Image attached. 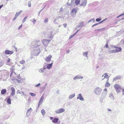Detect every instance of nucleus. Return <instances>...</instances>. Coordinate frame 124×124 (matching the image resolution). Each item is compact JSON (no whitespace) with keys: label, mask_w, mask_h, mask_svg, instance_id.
I'll use <instances>...</instances> for the list:
<instances>
[{"label":"nucleus","mask_w":124,"mask_h":124,"mask_svg":"<svg viewBox=\"0 0 124 124\" xmlns=\"http://www.w3.org/2000/svg\"><path fill=\"white\" fill-rule=\"evenodd\" d=\"M102 89L99 87L95 88L94 90V92L96 95H99L101 93Z\"/></svg>","instance_id":"obj_1"},{"label":"nucleus","mask_w":124,"mask_h":124,"mask_svg":"<svg viewBox=\"0 0 124 124\" xmlns=\"http://www.w3.org/2000/svg\"><path fill=\"white\" fill-rule=\"evenodd\" d=\"M40 52V49L39 48H37V49L33 50L31 53V54L34 56H37L39 55Z\"/></svg>","instance_id":"obj_2"},{"label":"nucleus","mask_w":124,"mask_h":124,"mask_svg":"<svg viewBox=\"0 0 124 124\" xmlns=\"http://www.w3.org/2000/svg\"><path fill=\"white\" fill-rule=\"evenodd\" d=\"M114 86L117 93L120 92L121 87L120 85L117 84H115Z\"/></svg>","instance_id":"obj_3"},{"label":"nucleus","mask_w":124,"mask_h":124,"mask_svg":"<svg viewBox=\"0 0 124 124\" xmlns=\"http://www.w3.org/2000/svg\"><path fill=\"white\" fill-rule=\"evenodd\" d=\"M77 11L76 8H74L73 9L71 13V16L73 17H75Z\"/></svg>","instance_id":"obj_4"},{"label":"nucleus","mask_w":124,"mask_h":124,"mask_svg":"<svg viewBox=\"0 0 124 124\" xmlns=\"http://www.w3.org/2000/svg\"><path fill=\"white\" fill-rule=\"evenodd\" d=\"M51 40H50L47 39H44L42 41V43L45 46H46L47 44L49 43V42Z\"/></svg>","instance_id":"obj_5"},{"label":"nucleus","mask_w":124,"mask_h":124,"mask_svg":"<svg viewBox=\"0 0 124 124\" xmlns=\"http://www.w3.org/2000/svg\"><path fill=\"white\" fill-rule=\"evenodd\" d=\"M34 43H35L36 44H35L33 47L34 48H36L38 47V46L40 45V41L39 40H35L34 41Z\"/></svg>","instance_id":"obj_6"},{"label":"nucleus","mask_w":124,"mask_h":124,"mask_svg":"<svg viewBox=\"0 0 124 124\" xmlns=\"http://www.w3.org/2000/svg\"><path fill=\"white\" fill-rule=\"evenodd\" d=\"M74 0H68L67 4L69 6H72L74 4Z\"/></svg>","instance_id":"obj_7"},{"label":"nucleus","mask_w":124,"mask_h":124,"mask_svg":"<svg viewBox=\"0 0 124 124\" xmlns=\"http://www.w3.org/2000/svg\"><path fill=\"white\" fill-rule=\"evenodd\" d=\"M53 31V30L51 31L50 32H49L47 36L48 39H50L53 38V35L52 34Z\"/></svg>","instance_id":"obj_8"},{"label":"nucleus","mask_w":124,"mask_h":124,"mask_svg":"<svg viewBox=\"0 0 124 124\" xmlns=\"http://www.w3.org/2000/svg\"><path fill=\"white\" fill-rule=\"evenodd\" d=\"M14 52L13 51H10L8 50L5 51V53L6 54H13Z\"/></svg>","instance_id":"obj_9"},{"label":"nucleus","mask_w":124,"mask_h":124,"mask_svg":"<svg viewBox=\"0 0 124 124\" xmlns=\"http://www.w3.org/2000/svg\"><path fill=\"white\" fill-rule=\"evenodd\" d=\"M77 99H79L80 100L82 101H83L84 100V98L82 97V94L81 93H79L78 95V97L77 98Z\"/></svg>","instance_id":"obj_10"},{"label":"nucleus","mask_w":124,"mask_h":124,"mask_svg":"<svg viewBox=\"0 0 124 124\" xmlns=\"http://www.w3.org/2000/svg\"><path fill=\"white\" fill-rule=\"evenodd\" d=\"M44 95H42L39 101V102L38 104V107L42 103L43 99H44Z\"/></svg>","instance_id":"obj_11"},{"label":"nucleus","mask_w":124,"mask_h":124,"mask_svg":"<svg viewBox=\"0 0 124 124\" xmlns=\"http://www.w3.org/2000/svg\"><path fill=\"white\" fill-rule=\"evenodd\" d=\"M83 78V77L82 76L78 75L76 76L73 78V79L74 80H76V79H82Z\"/></svg>","instance_id":"obj_12"},{"label":"nucleus","mask_w":124,"mask_h":124,"mask_svg":"<svg viewBox=\"0 0 124 124\" xmlns=\"http://www.w3.org/2000/svg\"><path fill=\"white\" fill-rule=\"evenodd\" d=\"M87 2V1L86 0H83L80 5L81 6H85Z\"/></svg>","instance_id":"obj_13"},{"label":"nucleus","mask_w":124,"mask_h":124,"mask_svg":"<svg viewBox=\"0 0 124 124\" xmlns=\"http://www.w3.org/2000/svg\"><path fill=\"white\" fill-rule=\"evenodd\" d=\"M52 57L51 55H49L45 59V60L47 62H49Z\"/></svg>","instance_id":"obj_14"},{"label":"nucleus","mask_w":124,"mask_h":124,"mask_svg":"<svg viewBox=\"0 0 124 124\" xmlns=\"http://www.w3.org/2000/svg\"><path fill=\"white\" fill-rule=\"evenodd\" d=\"M64 111V109H59L57 110L55 112L57 114L61 113Z\"/></svg>","instance_id":"obj_15"},{"label":"nucleus","mask_w":124,"mask_h":124,"mask_svg":"<svg viewBox=\"0 0 124 124\" xmlns=\"http://www.w3.org/2000/svg\"><path fill=\"white\" fill-rule=\"evenodd\" d=\"M12 91V93H11V95L12 96H13L15 94V89L13 87H12L11 88Z\"/></svg>","instance_id":"obj_16"},{"label":"nucleus","mask_w":124,"mask_h":124,"mask_svg":"<svg viewBox=\"0 0 124 124\" xmlns=\"http://www.w3.org/2000/svg\"><path fill=\"white\" fill-rule=\"evenodd\" d=\"M53 64V62H52L50 64H46L47 68L48 69L51 68L52 67Z\"/></svg>","instance_id":"obj_17"},{"label":"nucleus","mask_w":124,"mask_h":124,"mask_svg":"<svg viewBox=\"0 0 124 124\" xmlns=\"http://www.w3.org/2000/svg\"><path fill=\"white\" fill-rule=\"evenodd\" d=\"M79 24V25L77 27V28H78L79 27L82 28L84 26V23L83 22H80Z\"/></svg>","instance_id":"obj_18"},{"label":"nucleus","mask_w":124,"mask_h":124,"mask_svg":"<svg viewBox=\"0 0 124 124\" xmlns=\"http://www.w3.org/2000/svg\"><path fill=\"white\" fill-rule=\"evenodd\" d=\"M121 77L120 76H117L116 77L113 78V81H114L116 80L117 79H121Z\"/></svg>","instance_id":"obj_19"},{"label":"nucleus","mask_w":124,"mask_h":124,"mask_svg":"<svg viewBox=\"0 0 124 124\" xmlns=\"http://www.w3.org/2000/svg\"><path fill=\"white\" fill-rule=\"evenodd\" d=\"M108 79L105 84V87H108L110 85V84L108 83Z\"/></svg>","instance_id":"obj_20"},{"label":"nucleus","mask_w":124,"mask_h":124,"mask_svg":"<svg viewBox=\"0 0 124 124\" xmlns=\"http://www.w3.org/2000/svg\"><path fill=\"white\" fill-rule=\"evenodd\" d=\"M59 119L57 118H55L52 121V122L54 123H57L59 120Z\"/></svg>","instance_id":"obj_21"},{"label":"nucleus","mask_w":124,"mask_h":124,"mask_svg":"<svg viewBox=\"0 0 124 124\" xmlns=\"http://www.w3.org/2000/svg\"><path fill=\"white\" fill-rule=\"evenodd\" d=\"M6 89H2L1 91V94L2 95L5 94L6 92Z\"/></svg>","instance_id":"obj_22"},{"label":"nucleus","mask_w":124,"mask_h":124,"mask_svg":"<svg viewBox=\"0 0 124 124\" xmlns=\"http://www.w3.org/2000/svg\"><path fill=\"white\" fill-rule=\"evenodd\" d=\"M7 102L8 104H11V100L10 97L8 98L7 99Z\"/></svg>","instance_id":"obj_23"},{"label":"nucleus","mask_w":124,"mask_h":124,"mask_svg":"<svg viewBox=\"0 0 124 124\" xmlns=\"http://www.w3.org/2000/svg\"><path fill=\"white\" fill-rule=\"evenodd\" d=\"M46 68V67H44L43 69L41 68L39 69V71L40 73H43L44 72L43 70H44Z\"/></svg>","instance_id":"obj_24"},{"label":"nucleus","mask_w":124,"mask_h":124,"mask_svg":"<svg viewBox=\"0 0 124 124\" xmlns=\"http://www.w3.org/2000/svg\"><path fill=\"white\" fill-rule=\"evenodd\" d=\"M80 2V0H75V1L74 0V2L77 5H78L79 4Z\"/></svg>","instance_id":"obj_25"},{"label":"nucleus","mask_w":124,"mask_h":124,"mask_svg":"<svg viewBox=\"0 0 124 124\" xmlns=\"http://www.w3.org/2000/svg\"><path fill=\"white\" fill-rule=\"evenodd\" d=\"M75 94L74 93L73 94H71L69 95V99H71L75 97Z\"/></svg>","instance_id":"obj_26"},{"label":"nucleus","mask_w":124,"mask_h":124,"mask_svg":"<svg viewBox=\"0 0 124 124\" xmlns=\"http://www.w3.org/2000/svg\"><path fill=\"white\" fill-rule=\"evenodd\" d=\"M88 52H84L83 53V55L85 57H87Z\"/></svg>","instance_id":"obj_27"},{"label":"nucleus","mask_w":124,"mask_h":124,"mask_svg":"<svg viewBox=\"0 0 124 124\" xmlns=\"http://www.w3.org/2000/svg\"><path fill=\"white\" fill-rule=\"evenodd\" d=\"M109 52H110V53H116L118 52V51H117V50H116V49L114 50L111 51Z\"/></svg>","instance_id":"obj_28"},{"label":"nucleus","mask_w":124,"mask_h":124,"mask_svg":"<svg viewBox=\"0 0 124 124\" xmlns=\"http://www.w3.org/2000/svg\"><path fill=\"white\" fill-rule=\"evenodd\" d=\"M4 60H3V61H1L0 62V67L2 66L4 64Z\"/></svg>","instance_id":"obj_29"},{"label":"nucleus","mask_w":124,"mask_h":124,"mask_svg":"<svg viewBox=\"0 0 124 124\" xmlns=\"http://www.w3.org/2000/svg\"><path fill=\"white\" fill-rule=\"evenodd\" d=\"M104 78H107L108 77V75L107 73H105L104 74Z\"/></svg>","instance_id":"obj_30"},{"label":"nucleus","mask_w":124,"mask_h":124,"mask_svg":"<svg viewBox=\"0 0 124 124\" xmlns=\"http://www.w3.org/2000/svg\"><path fill=\"white\" fill-rule=\"evenodd\" d=\"M18 16V15H17L16 14L15 15V16L12 19L13 21H14L16 20L17 16Z\"/></svg>","instance_id":"obj_31"},{"label":"nucleus","mask_w":124,"mask_h":124,"mask_svg":"<svg viewBox=\"0 0 124 124\" xmlns=\"http://www.w3.org/2000/svg\"><path fill=\"white\" fill-rule=\"evenodd\" d=\"M19 63L22 64H24L25 62V61L24 60H22L19 61Z\"/></svg>","instance_id":"obj_32"},{"label":"nucleus","mask_w":124,"mask_h":124,"mask_svg":"<svg viewBox=\"0 0 124 124\" xmlns=\"http://www.w3.org/2000/svg\"><path fill=\"white\" fill-rule=\"evenodd\" d=\"M101 19V18H97L96 19V21L97 22H99L100 21Z\"/></svg>","instance_id":"obj_33"},{"label":"nucleus","mask_w":124,"mask_h":124,"mask_svg":"<svg viewBox=\"0 0 124 124\" xmlns=\"http://www.w3.org/2000/svg\"><path fill=\"white\" fill-rule=\"evenodd\" d=\"M109 97H110L111 99H114L113 96V94L112 93L110 94L109 95Z\"/></svg>","instance_id":"obj_34"},{"label":"nucleus","mask_w":124,"mask_h":124,"mask_svg":"<svg viewBox=\"0 0 124 124\" xmlns=\"http://www.w3.org/2000/svg\"><path fill=\"white\" fill-rule=\"evenodd\" d=\"M41 112L43 115H44L45 114V111L44 109H43L41 110Z\"/></svg>","instance_id":"obj_35"},{"label":"nucleus","mask_w":124,"mask_h":124,"mask_svg":"<svg viewBox=\"0 0 124 124\" xmlns=\"http://www.w3.org/2000/svg\"><path fill=\"white\" fill-rule=\"evenodd\" d=\"M29 94L30 95H31V96H35L36 95V94H34L33 93H30Z\"/></svg>","instance_id":"obj_36"},{"label":"nucleus","mask_w":124,"mask_h":124,"mask_svg":"<svg viewBox=\"0 0 124 124\" xmlns=\"http://www.w3.org/2000/svg\"><path fill=\"white\" fill-rule=\"evenodd\" d=\"M22 10H20L19 12H18V13H16V15H18V16L21 13H22Z\"/></svg>","instance_id":"obj_37"},{"label":"nucleus","mask_w":124,"mask_h":124,"mask_svg":"<svg viewBox=\"0 0 124 124\" xmlns=\"http://www.w3.org/2000/svg\"><path fill=\"white\" fill-rule=\"evenodd\" d=\"M116 50H117L118 52H119L121 51L122 48L121 47H119L117 49H116Z\"/></svg>","instance_id":"obj_38"},{"label":"nucleus","mask_w":124,"mask_h":124,"mask_svg":"<svg viewBox=\"0 0 124 124\" xmlns=\"http://www.w3.org/2000/svg\"><path fill=\"white\" fill-rule=\"evenodd\" d=\"M27 18V16H26L23 19L22 22H24L26 21V18Z\"/></svg>","instance_id":"obj_39"},{"label":"nucleus","mask_w":124,"mask_h":124,"mask_svg":"<svg viewBox=\"0 0 124 124\" xmlns=\"http://www.w3.org/2000/svg\"><path fill=\"white\" fill-rule=\"evenodd\" d=\"M10 59L9 58H7L6 59V61L8 63L10 61Z\"/></svg>","instance_id":"obj_40"},{"label":"nucleus","mask_w":124,"mask_h":124,"mask_svg":"<svg viewBox=\"0 0 124 124\" xmlns=\"http://www.w3.org/2000/svg\"><path fill=\"white\" fill-rule=\"evenodd\" d=\"M58 19V18H56L54 19V21L53 22L54 23V24L57 23L56 22V20Z\"/></svg>","instance_id":"obj_41"},{"label":"nucleus","mask_w":124,"mask_h":124,"mask_svg":"<svg viewBox=\"0 0 124 124\" xmlns=\"http://www.w3.org/2000/svg\"><path fill=\"white\" fill-rule=\"evenodd\" d=\"M48 22V19L46 18L45 19L44 21V23H46Z\"/></svg>","instance_id":"obj_42"},{"label":"nucleus","mask_w":124,"mask_h":124,"mask_svg":"<svg viewBox=\"0 0 124 124\" xmlns=\"http://www.w3.org/2000/svg\"><path fill=\"white\" fill-rule=\"evenodd\" d=\"M93 21V22H94V19H90L88 21V23H89L91 21Z\"/></svg>","instance_id":"obj_43"},{"label":"nucleus","mask_w":124,"mask_h":124,"mask_svg":"<svg viewBox=\"0 0 124 124\" xmlns=\"http://www.w3.org/2000/svg\"><path fill=\"white\" fill-rule=\"evenodd\" d=\"M107 19V18H106L105 19H104L103 20L99 22V23H98V24H100L101 23H102L104 21H105V20H106Z\"/></svg>","instance_id":"obj_44"},{"label":"nucleus","mask_w":124,"mask_h":124,"mask_svg":"<svg viewBox=\"0 0 124 124\" xmlns=\"http://www.w3.org/2000/svg\"><path fill=\"white\" fill-rule=\"evenodd\" d=\"M75 35L74 34L71 35L69 39H70L71 38H72Z\"/></svg>","instance_id":"obj_45"},{"label":"nucleus","mask_w":124,"mask_h":124,"mask_svg":"<svg viewBox=\"0 0 124 124\" xmlns=\"http://www.w3.org/2000/svg\"><path fill=\"white\" fill-rule=\"evenodd\" d=\"M41 84L40 83H39L37 85H36L35 86L36 87H39L40 85Z\"/></svg>","instance_id":"obj_46"},{"label":"nucleus","mask_w":124,"mask_h":124,"mask_svg":"<svg viewBox=\"0 0 124 124\" xmlns=\"http://www.w3.org/2000/svg\"><path fill=\"white\" fill-rule=\"evenodd\" d=\"M104 29H105L104 28L99 29H98L95 30V31H100L101 30H104Z\"/></svg>","instance_id":"obj_47"},{"label":"nucleus","mask_w":124,"mask_h":124,"mask_svg":"<svg viewBox=\"0 0 124 124\" xmlns=\"http://www.w3.org/2000/svg\"><path fill=\"white\" fill-rule=\"evenodd\" d=\"M36 20L35 19H33V20L32 21L33 23L34 24H35L36 23Z\"/></svg>","instance_id":"obj_48"},{"label":"nucleus","mask_w":124,"mask_h":124,"mask_svg":"<svg viewBox=\"0 0 124 124\" xmlns=\"http://www.w3.org/2000/svg\"><path fill=\"white\" fill-rule=\"evenodd\" d=\"M98 24H99L98 23L95 24H94L93 25H92V27H93L95 26L96 25H98Z\"/></svg>","instance_id":"obj_49"},{"label":"nucleus","mask_w":124,"mask_h":124,"mask_svg":"<svg viewBox=\"0 0 124 124\" xmlns=\"http://www.w3.org/2000/svg\"><path fill=\"white\" fill-rule=\"evenodd\" d=\"M124 15V14L123 13V14H122L120 15L119 16H118L117 17V18H118L120 16H122L123 15Z\"/></svg>","instance_id":"obj_50"},{"label":"nucleus","mask_w":124,"mask_h":124,"mask_svg":"<svg viewBox=\"0 0 124 124\" xmlns=\"http://www.w3.org/2000/svg\"><path fill=\"white\" fill-rule=\"evenodd\" d=\"M28 6L29 7H30L31 6V4L30 2H28Z\"/></svg>","instance_id":"obj_51"},{"label":"nucleus","mask_w":124,"mask_h":124,"mask_svg":"<svg viewBox=\"0 0 124 124\" xmlns=\"http://www.w3.org/2000/svg\"><path fill=\"white\" fill-rule=\"evenodd\" d=\"M106 93H105V92H104V93H102V95H104V97H105L106 96Z\"/></svg>","instance_id":"obj_52"},{"label":"nucleus","mask_w":124,"mask_h":124,"mask_svg":"<svg viewBox=\"0 0 124 124\" xmlns=\"http://www.w3.org/2000/svg\"><path fill=\"white\" fill-rule=\"evenodd\" d=\"M122 92L123 93V94L124 95V88H122L121 89Z\"/></svg>","instance_id":"obj_53"},{"label":"nucleus","mask_w":124,"mask_h":124,"mask_svg":"<svg viewBox=\"0 0 124 124\" xmlns=\"http://www.w3.org/2000/svg\"><path fill=\"white\" fill-rule=\"evenodd\" d=\"M22 26V25L21 24V25L18 27V29L20 30V29L21 28Z\"/></svg>","instance_id":"obj_54"},{"label":"nucleus","mask_w":124,"mask_h":124,"mask_svg":"<svg viewBox=\"0 0 124 124\" xmlns=\"http://www.w3.org/2000/svg\"><path fill=\"white\" fill-rule=\"evenodd\" d=\"M63 25L64 27L66 28L67 26V24L66 23H65L63 24Z\"/></svg>","instance_id":"obj_55"},{"label":"nucleus","mask_w":124,"mask_h":124,"mask_svg":"<svg viewBox=\"0 0 124 124\" xmlns=\"http://www.w3.org/2000/svg\"><path fill=\"white\" fill-rule=\"evenodd\" d=\"M108 43L106 44L105 45V47L106 48H107L108 47Z\"/></svg>","instance_id":"obj_56"},{"label":"nucleus","mask_w":124,"mask_h":124,"mask_svg":"<svg viewBox=\"0 0 124 124\" xmlns=\"http://www.w3.org/2000/svg\"><path fill=\"white\" fill-rule=\"evenodd\" d=\"M113 46V47H114V48H116V49H117L119 47H118L115 46H114V45Z\"/></svg>","instance_id":"obj_57"},{"label":"nucleus","mask_w":124,"mask_h":124,"mask_svg":"<svg viewBox=\"0 0 124 124\" xmlns=\"http://www.w3.org/2000/svg\"><path fill=\"white\" fill-rule=\"evenodd\" d=\"M47 84H46L44 86V89H45V88L46 87V86H47Z\"/></svg>","instance_id":"obj_58"},{"label":"nucleus","mask_w":124,"mask_h":124,"mask_svg":"<svg viewBox=\"0 0 124 124\" xmlns=\"http://www.w3.org/2000/svg\"><path fill=\"white\" fill-rule=\"evenodd\" d=\"M14 68V66H12L10 68V69L13 70Z\"/></svg>","instance_id":"obj_59"},{"label":"nucleus","mask_w":124,"mask_h":124,"mask_svg":"<svg viewBox=\"0 0 124 124\" xmlns=\"http://www.w3.org/2000/svg\"><path fill=\"white\" fill-rule=\"evenodd\" d=\"M81 29H80L78 30L75 33H74V34L75 35L78 32V31Z\"/></svg>","instance_id":"obj_60"},{"label":"nucleus","mask_w":124,"mask_h":124,"mask_svg":"<svg viewBox=\"0 0 124 124\" xmlns=\"http://www.w3.org/2000/svg\"><path fill=\"white\" fill-rule=\"evenodd\" d=\"M107 89L106 88L104 89V91L105 92H105H106L107 91Z\"/></svg>","instance_id":"obj_61"},{"label":"nucleus","mask_w":124,"mask_h":124,"mask_svg":"<svg viewBox=\"0 0 124 124\" xmlns=\"http://www.w3.org/2000/svg\"><path fill=\"white\" fill-rule=\"evenodd\" d=\"M3 5H0V9H1V8H2V7L3 6Z\"/></svg>","instance_id":"obj_62"},{"label":"nucleus","mask_w":124,"mask_h":124,"mask_svg":"<svg viewBox=\"0 0 124 124\" xmlns=\"http://www.w3.org/2000/svg\"><path fill=\"white\" fill-rule=\"evenodd\" d=\"M10 71H11V72H14L13 70L10 69Z\"/></svg>","instance_id":"obj_63"},{"label":"nucleus","mask_w":124,"mask_h":124,"mask_svg":"<svg viewBox=\"0 0 124 124\" xmlns=\"http://www.w3.org/2000/svg\"><path fill=\"white\" fill-rule=\"evenodd\" d=\"M17 93H20V91L19 90H18L17 91Z\"/></svg>","instance_id":"obj_64"}]
</instances>
